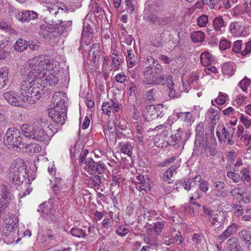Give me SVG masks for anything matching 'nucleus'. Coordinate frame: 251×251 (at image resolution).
I'll list each match as a JSON object with an SVG mask.
<instances>
[{
    "label": "nucleus",
    "mask_w": 251,
    "mask_h": 251,
    "mask_svg": "<svg viewBox=\"0 0 251 251\" xmlns=\"http://www.w3.org/2000/svg\"><path fill=\"white\" fill-rule=\"evenodd\" d=\"M37 61L36 58H32L28 62V67L31 70L28 73L30 77L42 79L48 73L54 72L53 64L49 60H40L37 65Z\"/></svg>",
    "instance_id": "f257e3e1"
},
{
    "label": "nucleus",
    "mask_w": 251,
    "mask_h": 251,
    "mask_svg": "<svg viewBox=\"0 0 251 251\" xmlns=\"http://www.w3.org/2000/svg\"><path fill=\"white\" fill-rule=\"evenodd\" d=\"M25 164L22 159H15L10 165L8 169V177L9 181L20 185L21 182L27 176Z\"/></svg>",
    "instance_id": "f03ea898"
},
{
    "label": "nucleus",
    "mask_w": 251,
    "mask_h": 251,
    "mask_svg": "<svg viewBox=\"0 0 251 251\" xmlns=\"http://www.w3.org/2000/svg\"><path fill=\"white\" fill-rule=\"evenodd\" d=\"M4 145L10 149H15L21 148L19 146H24L22 141L20 131L16 127L9 128L4 137Z\"/></svg>",
    "instance_id": "7ed1b4c3"
},
{
    "label": "nucleus",
    "mask_w": 251,
    "mask_h": 251,
    "mask_svg": "<svg viewBox=\"0 0 251 251\" xmlns=\"http://www.w3.org/2000/svg\"><path fill=\"white\" fill-rule=\"evenodd\" d=\"M154 67H147L144 69L143 75V82L146 85H158L164 83V76L154 71Z\"/></svg>",
    "instance_id": "20e7f679"
},
{
    "label": "nucleus",
    "mask_w": 251,
    "mask_h": 251,
    "mask_svg": "<svg viewBox=\"0 0 251 251\" xmlns=\"http://www.w3.org/2000/svg\"><path fill=\"white\" fill-rule=\"evenodd\" d=\"M2 220L5 223V226L3 228L2 233L5 237L12 236L16 230V224L18 223L17 217L12 214L8 213L2 217Z\"/></svg>",
    "instance_id": "39448f33"
},
{
    "label": "nucleus",
    "mask_w": 251,
    "mask_h": 251,
    "mask_svg": "<svg viewBox=\"0 0 251 251\" xmlns=\"http://www.w3.org/2000/svg\"><path fill=\"white\" fill-rule=\"evenodd\" d=\"M3 98L11 105L23 107L25 101V98L24 94L21 92L20 95L18 92L14 91H9L3 94Z\"/></svg>",
    "instance_id": "423d86ee"
},
{
    "label": "nucleus",
    "mask_w": 251,
    "mask_h": 251,
    "mask_svg": "<svg viewBox=\"0 0 251 251\" xmlns=\"http://www.w3.org/2000/svg\"><path fill=\"white\" fill-rule=\"evenodd\" d=\"M162 105H148L145 108L144 116L148 122L152 121L156 118H162L164 116Z\"/></svg>",
    "instance_id": "0eeeda50"
},
{
    "label": "nucleus",
    "mask_w": 251,
    "mask_h": 251,
    "mask_svg": "<svg viewBox=\"0 0 251 251\" xmlns=\"http://www.w3.org/2000/svg\"><path fill=\"white\" fill-rule=\"evenodd\" d=\"M42 79L35 78L32 82V85L30 90V98L28 99L29 102L30 100H32L33 103L35 102V100H39L42 95L45 94V87H46L43 84Z\"/></svg>",
    "instance_id": "6e6552de"
},
{
    "label": "nucleus",
    "mask_w": 251,
    "mask_h": 251,
    "mask_svg": "<svg viewBox=\"0 0 251 251\" xmlns=\"http://www.w3.org/2000/svg\"><path fill=\"white\" fill-rule=\"evenodd\" d=\"M218 128L222 133V140L225 142L226 141V144L228 145H233L235 141L233 136L235 129L231 126L226 127L223 125H219Z\"/></svg>",
    "instance_id": "1a4fd4ad"
},
{
    "label": "nucleus",
    "mask_w": 251,
    "mask_h": 251,
    "mask_svg": "<svg viewBox=\"0 0 251 251\" xmlns=\"http://www.w3.org/2000/svg\"><path fill=\"white\" fill-rule=\"evenodd\" d=\"M51 108L49 109L48 114L50 118L55 123L61 125L65 123L67 117V110H62Z\"/></svg>",
    "instance_id": "9d476101"
},
{
    "label": "nucleus",
    "mask_w": 251,
    "mask_h": 251,
    "mask_svg": "<svg viewBox=\"0 0 251 251\" xmlns=\"http://www.w3.org/2000/svg\"><path fill=\"white\" fill-rule=\"evenodd\" d=\"M67 100L65 93L60 91L55 92L53 95L52 102L56 106L52 108H56L55 109L67 110Z\"/></svg>",
    "instance_id": "9b49d317"
},
{
    "label": "nucleus",
    "mask_w": 251,
    "mask_h": 251,
    "mask_svg": "<svg viewBox=\"0 0 251 251\" xmlns=\"http://www.w3.org/2000/svg\"><path fill=\"white\" fill-rule=\"evenodd\" d=\"M38 14L34 11H16L14 17L16 19L22 23L28 22L31 20L38 18Z\"/></svg>",
    "instance_id": "f8f14e48"
},
{
    "label": "nucleus",
    "mask_w": 251,
    "mask_h": 251,
    "mask_svg": "<svg viewBox=\"0 0 251 251\" xmlns=\"http://www.w3.org/2000/svg\"><path fill=\"white\" fill-rule=\"evenodd\" d=\"M226 217L222 211L216 212L212 214L211 217H208L209 222L212 226L220 227L225 222Z\"/></svg>",
    "instance_id": "ddd939ff"
},
{
    "label": "nucleus",
    "mask_w": 251,
    "mask_h": 251,
    "mask_svg": "<svg viewBox=\"0 0 251 251\" xmlns=\"http://www.w3.org/2000/svg\"><path fill=\"white\" fill-rule=\"evenodd\" d=\"M119 108V103L113 100H110L107 102H104L102 105L103 112L109 116L111 112L115 113L118 111Z\"/></svg>",
    "instance_id": "4468645a"
},
{
    "label": "nucleus",
    "mask_w": 251,
    "mask_h": 251,
    "mask_svg": "<svg viewBox=\"0 0 251 251\" xmlns=\"http://www.w3.org/2000/svg\"><path fill=\"white\" fill-rule=\"evenodd\" d=\"M238 228V225L235 223L231 224L222 233L217 237V239L221 241L222 242H223L229 237L231 235L236 233Z\"/></svg>",
    "instance_id": "2eb2a0df"
},
{
    "label": "nucleus",
    "mask_w": 251,
    "mask_h": 251,
    "mask_svg": "<svg viewBox=\"0 0 251 251\" xmlns=\"http://www.w3.org/2000/svg\"><path fill=\"white\" fill-rule=\"evenodd\" d=\"M28 79L26 80H25L22 82L20 89L21 92H23L24 94V96L25 98V101L28 100L29 98H30V90H31L32 82L34 81V79H35L36 78L30 77L27 75Z\"/></svg>",
    "instance_id": "dca6fc26"
},
{
    "label": "nucleus",
    "mask_w": 251,
    "mask_h": 251,
    "mask_svg": "<svg viewBox=\"0 0 251 251\" xmlns=\"http://www.w3.org/2000/svg\"><path fill=\"white\" fill-rule=\"evenodd\" d=\"M57 75V74H55L54 71V72L48 73L44 78H42L43 85H46V86H47L48 84L49 86H55L59 81V78Z\"/></svg>",
    "instance_id": "f3484780"
},
{
    "label": "nucleus",
    "mask_w": 251,
    "mask_h": 251,
    "mask_svg": "<svg viewBox=\"0 0 251 251\" xmlns=\"http://www.w3.org/2000/svg\"><path fill=\"white\" fill-rule=\"evenodd\" d=\"M230 31L234 36H245V26L239 22H234L230 24Z\"/></svg>",
    "instance_id": "a211bd4d"
},
{
    "label": "nucleus",
    "mask_w": 251,
    "mask_h": 251,
    "mask_svg": "<svg viewBox=\"0 0 251 251\" xmlns=\"http://www.w3.org/2000/svg\"><path fill=\"white\" fill-rule=\"evenodd\" d=\"M231 167L232 166L230 164H228L226 167L227 176L233 182L237 183L241 180L240 174L237 173V172L240 171V170L237 169H232L231 168Z\"/></svg>",
    "instance_id": "6ab92c4d"
},
{
    "label": "nucleus",
    "mask_w": 251,
    "mask_h": 251,
    "mask_svg": "<svg viewBox=\"0 0 251 251\" xmlns=\"http://www.w3.org/2000/svg\"><path fill=\"white\" fill-rule=\"evenodd\" d=\"M0 196L1 199L13 200L14 199L13 191L11 187L2 184L0 186Z\"/></svg>",
    "instance_id": "aec40b11"
},
{
    "label": "nucleus",
    "mask_w": 251,
    "mask_h": 251,
    "mask_svg": "<svg viewBox=\"0 0 251 251\" xmlns=\"http://www.w3.org/2000/svg\"><path fill=\"white\" fill-rule=\"evenodd\" d=\"M54 193L56 195H60V197H63L67 192V186L64 181L59 179L57 183L53 185Z\"/></svg>",
    "instance_id": "412c9836"
},
{
    "label": "nucleus",
    "mask_w": 251,
    "mask_h": 251,
    "mask_svg": "<svg viewBox=\"0 0 251 251\" xmlns=\"http://www.w3.org/2000/svg\"><path fill=\"white\" fill-rule=\"evenodd\" d=\"M46 128L39 129L33 128V139L40 142L47 140L49 138Z\"/></svg>",
    "instance_id": "4be33fe9"
},
{
    "label": "nucleus",
    "mask_w": 251,
    "mask_h": 251,
    "mask_svg": "<svg viewBox=\"0 0 251 251\" xmlns=\"http://www.w3.org/2000/svg\"><path fill=\"white\" fill-rule=\"evenodd\" d=\"M178 168L179 165L175 164L168 168L163 175L164 180L168 183H171L173 182V180L172 179V177L173 175L176 174V170Z\"/></svg>",
    "instance_id": "5701e85b"
},
{
    "label": "nucleus",
    "mask_w": 251,
    "mask_h": 251,
    "mask_svg": "<svg viewBox=\"0 0 251 251\" xmlns=\"http://www.w3.org/2000/svg\"><path fill=\"white\" fill-rule=\"evenodd\" d=\"M241 180L246 185L251 188V175L249 169L247 168H242L240 170Z\"/></svg>",
    "instance_id": "b1692460"
},
{
    "label": "nucleus",
    "mask_w": 251,
    "mask_h": 251,
    "mask_svg": "<svg viewBox=\"0 0 251 251\" xmlns=\"http://www.w3.org/2000/svg\"><path fill=\"white\" fill-rule=\"evenodd\" d=\"M164 83L166 84L169 89V96L170 98H174L176 97V92L174 89L175 84L173 81L172 75H168L166 77H164Z\"/></svg>",
    "instance_id": "393cba45"
},
{
    "label": "nucleus",
    "mask_w": 251,
    "mask_h": 251,
    "mask_svg": "<svg viewBox=\"0 0 251 251\" xmlns=\"http://www.w3.org/2000/svg\"><path fill=\"white\" fill-rule=\"evenodd\" d=\"M227 248L229 251H243L242 247L235 237L229 238L226 242Z\"/></svg>",
    "instance_id": "a878e982"
},
{
    "label": "nucleus",
    "mask_w": 251,
    "mask_h": 251,
    "mask_svg": "<svg viewBox=\"0 0 251 251\" xmlns=\"http://www.w3.org/2000/svg\"><path fill=\"white\" fill-rule=\"evenodd\" d=\"M100 44H94L89 51V55L92 57L94 63L98 62L100 59Z\"/></svg>",
    "instance_id": "bb28decb"
},
{
    "label": "nucleus",
    "mask_w": 251,
    "mask_h": 251,
    "mask_svg": "<svg viewBox=\"0 0 251 251\" xmlns=\"http://www.w3.org/2000/svg\"><path fill=\"white\" fill-rule=\"evenodd\" d=\"M11 50V45L7 42H2L0 44V59H4Z\"/></svg>",
    "instance_id": "cd10ccee"
},
{
    "label": "nucleus",
    "mask_w": 251,
    "mask_h": 251,
    "mask_svg": "<svg viewBox=\"0 0 251 251\" xmlns=\"http://www.w3.org/2000/svg\"><path fill=\"white\" fill-rule=\"evenodd\" d=\"M207 116L210 119L212 124L216 125L219 121L220 113L218 110L213 108H210L208 110Z\"/></svg>",
    "instance_id": "c85d7f7f"
},
{
    "label": "nucleus",
    "mask_w": 251,
    "mask_h": 251,
    "mask_svg": "<svg viewBox=\"0 0 251 251\" xmlns=\"http://www.w3.org/2000/svg\"><path fill=\"white\" fill-rule=\"evenodd\" d=\"M225 184L222 181H217L214 183L213 191L216 195L219 197L224 196Z\"/></svg>",
    "instance_id": "c756f323"
},
{
    "label": "nucleus",
    "mask_w": 251,
    "mask_h": 251,
    "mask_svg": "<svg viewBox=\"0 0 251 251\" xmlns=\"http://www.w3.org/2000/svg\"><path fill=\"white\" fill-rule=\"evenodd\" d=\"M213 25L217 31H223L225 28V25L222 17L221 16L215 17L213 20Z\"/></svg>",
    "instance_id": "7c9ffc66"
},
{
    "label": "nucleus",
    "mask_w": 251,
    "mask_h": 251,
    "mask_svg": "<svg viewBox=\"0 0 251 251\" xmlns=\"http://www.w3.org/2000/svg\"><path fill=\"white\" fill-rule=\"evenodd\" d=\"M8 69L6 67L0 69V89L4 88L6 85V82L8 80Z\"/></svg>",
    "instance_id": "2f4dec72"
},
{
    "label": "nucleus",
    "mask_w": 251,
    "mask_h": 251,
    "mask_svg": "<svg viewBox=\"0 0 251 251\" xmlns=\"http://www.w3.org/2000/svg\"><path fill=\"white\" fill-rule=\"evenodd\" d=\"M204 125L202 122L198 124L196 127V140L201 143L204 137Z\"/></svg>",
    "instance_id": "473e14b6"
},
{
    "label": "nucleus",
    "mask_w": 251,
    "mask_h": 251,
    "mask_svg": "<svg viewBox=\"0 0 251 251\" xmlns=\"http://www.w3.org/2000/svg\"><path fill=\"white\" fill-rule=\"evenodd\" d=\"M48 125L47 121L45 118L37 117L34 119L33 122V128L39 129L46 128Z\"/></svg>",
    "instance_id": "72a5a7b5"
},
{
    "label": "nucleus",
    "mask_w": 251,
    "mask_h": 251,
    "mask_svg": "<svg viewBox=\"0 0 251 251\" xmlns=\"http://www.w3.org/2000/svg\"><path fill=\"white\" fill-rule=\"evenodd\" d=\"M127 52H128L127 56L126 58L127 66L129 68H132L137 64V57L135 56L134 53H133L132 50H127Z\"/></svg>",
    "instance_id": "f704fd0d"
},
{
    "label": "nucleus",
    "mask_w": 251,
    "mask_h": 251,
    "mask_svg": "<svg viewBox=\"0 0 251 251\" xmlns=\"http://www.w3.org/2000/svg\"><path fill=\"white\" fill-rule=\"evenodd\" d=\"M82 163L85 165V170L89 174H93L94 168L97 162L94 161L92 157L90 158H87V160H85Z\"/></svg>",
    "instance_id": "c9c22d12"
},
{
    "label": "nucleus",
    "mask_w": 251,
    "mask_h": 251,
    "mask_svg": "<svg viewBox=\"0 0 251 251\" xmlns=\"http://www.w3.org/2000/svg\"><path fill=\"white\" fill-rule=\"evenodd\" d=\"M28 42L22 38L18 39L15 45L14 48L17 51H23L27 48Z\"/></svg>",
    "instance_id": "e433bc0d"
},
{
    "label": "nucleus",
    "mask_w": 251,
    "mask_h": 251,
    "mask_svg": "<svg viewBox=\"0 0 251 251\" xmlns=\"http://www.w3.org/2000/svg\"><path fill=\"white\" fill-rule=\"evenodd\" d=\"M21 130L24 136L33 139V127H31L26 124H24L21 126Z\"/></svg>",
    "instance_id": "4c0bfd02"
},
{
    "label": "nucleus",
    "mask_w": 251,
    "mask_h": 251,
    "mask_svg": "<svg viewBox=\"0 0 251 251\" xmlns=\"http://www.w3.org/2000/svg\"><path fill=\"white\" fill-rule=\"evenodd\" d=\"M201 64L204 66H207L212 60V55L207 51L202 52L200 56Z\"/></svg>",
    "instance_id": "58836bf2"
},
{
    "label": "nucleus",
    "mask_w": 251,
    "mask_h": 251,
    "mask_svg": "<svg viewBox=\"0 0 251 251\" xmlns=\"http://www.w3.org/2000/svg\"><path fill=\"white\" fill-rule=\"evenodd\" d=\"M234 65L230 63H226L223 65L222 72L226 75L231 76L234 74Z\"/></svg>",
    "instance_id": "ea45409f"
},
{
    "label": "nucleus",
    "mask_w": 251,
    "mask_h": 251,
    "mask_svg": "<svg viewBox=\"0 0 251 251\" xmlns=\"http://www.w3.org/2000/svg\"><path fill=\"white\" fill-rule=\"evenodd\" d=\"M191 39L195 42H202L204 40V34L201 31L193 32L191 34Z\"/></svg>",
    "instance_id": "a19ab883"
},
{
    "label": "nucleus",
    "mask_w": 251,
    "mask_h": 251,
    "mask_svg": "<svg viewBox=\"0 0 251 251\" xmlns=\"http://www.w3.org/2000/svg\"><path fill=\"white\" fill-rule=\"evenodd\" d=\"M178 117L183 119L184 121L189 125L194 122L192 114L190 112H180L178 114Z\"/></svg>",
    "instance_id": "79ce46f5"
},
{
    "label": "nucleus",
    "mask_w": 251,
    "mask_h": 251,
    "mask_svg": "<svg viewBox=\"0 0 251 251\" xmlns=\"http://www.w3.org/2000/svg\"><path fill=\"white\" fill-rule=\"evenodd\" d=\"M241 239L247 244L251 242V234L249 230L244 229L241 230L239 234Z\"/></svg>",
    "instance_id": "37998d69"
},
{
    "label": "nucleus",
    "mask_w": 251,
    "mask_h": 251,
    "mask_svg": "<svg viewBox=\"0 0 251 251\" xmlns=\"http://www.w3.org/2000/svg\"><path fill=\"white\" fill-rule=\"evenodd\" d=\"M25 148L26 151L31 153L38 152L41 150V147L36 143H30L25 145Z\"/></svg>",
    "instance_id": "c03bdc74"
},
{
    "label": "nucleus",
    "mask_w": 251,
    "mask_h": 251,
    "mask_svg": "<svg viewBox=\"0 0 251 251\" xmlns=\"http://www.w3.org/2000/svg\"><path fill=\"white\" fill-rule=\"evenodd\" d=\"M201 176H197L195 178H192L191 179H188L185 180L184 182L183 186L184 189L187 190H190L192 187L194 186V184L195 181H199L201 180Z\"/></svg>",
    "instance_id": "a18cd8bd"
},
{
    "label": "nucleus",
    "mask_w": 251,
    "mask_h": 251,
    "mask_svg": "<svg viewBox=\"0 0 251 251\" xmlns=\"http://www.w3.org/2000/svg\"><path fill=\"white\" fill-rule=\"evenodd\" d=\"M115 232L120 236L124 237L128 233L129 229L126 225H121L117 226Z\"/></svg>",
    "instance_id": "49530a36"
},
{
    "label": "nucleus",
    "mask_w": 251,
    "mask_h": 251,
    "mask_svg": "<svg viewBox=\"0 0 251 251\" xmlns=\"http://www.w3.org/2000/svg\"><path fill=\"white\" fill-rule=\"evenodd\" d=\"M133 146L131 143H127L122 146L121 151L122 153L130 156L132 155Z\"/></svg>",
    "instance_id": "de8ad7c7"
},
{
    "label": "nucleus",
    "mask_w": 251,
    "mask_h": 251,
    "mask_svg": "<svg viewBox=\"0 0 251 251\" xmlns=\"http://www.w3.org/2000/svg\"><path fill=\"white\" fill-rule=\"evenodd\" d=\"M71 232L72 235L78 238H84L86 236V233L85 231L83 229L78 227L73 228L71 229Z\"/></svg>",
    "instance_id": "09e8293b"
},
{
    "label": "nucleus",
    "mask_w": 251,
    "mask_h": 251,
    "mask_svg": "<svg viewBox=\"0 0 251 251\" xmlns=\"http://www.w3.org/2000/svg\"><path fill=\"white\" fill-rule=\"evenodd\" d=\"M93 32V29L88 23H84L82 33V37H89Z\"/></svg>",
    "instance_id": "8fccbe9b"
},
{
    "label": "nucleus",
    "mask_w": 251,
    "mask_h": 251,
    "mask_svg": "<svg viewBox=\"0 0 251 251\" xmlns=\"http://www.w3.org/2000/svg\"><path fill=\"white\" fill-rule=\"evenodd\" d=\"M232 207L234 210V214L235 216L239 217L243 214L244 208L241 205L240 203H234Z\"/></svg>",
    "instance_id": "3c124183"
},
{
    "label": "nucleus",
    "mask_w": 251,
    "mask_h": 251,
    "mask_svg": "<svg viewBox=\"0 0 251 251\" xmlns=\"http://www.w3.org/2000/svg\"><path fill=\"white\" fill-rule=\"evenodd\" d=\"M197 22L199 26L205 27L208 22V17L203 14L198 18Z\"/></svg>",
    "instance_id": "603ef678"
},
{
    "label": "nucleus",
    "mask_w": 251,
    "mask_h": 251,
    "mask_svg": "<svg viewBox=\"0 0 251 251\" xmlns=\"http://www.w3.org/2000/svg\"><path fill=\"white\" fill-rule=\"evenodd\" d=\"M106 170V166L104 164L100 161L97 162L94 168L93 174L97 172L99 174H101Z\"/></svg>",
    "instance_id": "864d4df0"
},
{
    "label": "nucleus",
    "mask_w": 251,
    "mask_h": 251,
    "mask_svg": "<svg viewBox=\"0 0 251 251\" xmlns=\"http://www.w3.org/2000/svg\"><path fill=\"white\" fill-rule=\"evenodd\" d=\"M155 89L152 88L148 90L144 95V99L149 100H154L155 99Z\"/></svg>",
    "instance_id": "5fc2aeb1"
},
{
    "label": "nucleus",
    "mask_w": 251,
    "mask_h": 251,
    "mask_svg": "<svg viewBox=\"0 0 251 251\" xmlns=\"http://www.w3.org/2000/svg\"><path fill=\"white\" fill-rule=\"evenodd\" d=\"M147 60L150 62H152V64L150 65L148 67H154V71L157 72L158 73L162 69V66L159 65L157 62H155L154 58L152 56H148Z\"/></svg>",
    "instance_id": "6e6d98bb"
},
{
    "label": "nucleus",
    "mask_w": 251,
    "mask_h": 251,
    "mask_svg": "<svg viewBox=\"0 0 251 251\" xmlns=\"http://www.w3.org/2000/svg\"><path fill=\"white\" fill-rule=\"evenodd\" d=\"M251 83V79L245 77L239 83V86L244 92L246 91L247 87Z\"/></svg>",
    "instance_id": "4d7b16f0"
},
{
    "label": "nucleus",
    "mask_w": 251,
    "mask_h": 251,
    "mask_svg": "<svg viewBox=\"0 0 251 251\" xmlns=\"http://www.w3.org/2000/svg\"><path fill=\"white\" fill-rule=\"evenodd\" d=\"M126 11L131 13L135 10V0H125Z\"/></svg>",
    "instance_id": "13d9d810"
},
{
    "label": "nucleus",
    "mask_w": 251,
    "mask_h": 251,
    "mask_svg": "<svg viewBox=\"0 0 251 251\" xmlns=\"http://www.w3.org/2000/svg\"><path fill=\"white\" fill-rule=\"evenodd\" d=\"M227 94L219 92V97L215 100V102L219 105H223L226 102Z\"/></svg>",
    "instance_id": "bf43d9fd"
},
{
    "label": "nucleus",
    "mask_w": 251,
    "mask_h": 251,
    "mask_svg": "<svg viewBox=\"0 0 251 251\" xmlns=\"http://www.w3.org/2000/svg\"><path fill=\"white\" fill-rule=\"evenodd\" d=\"M240 141L243 142L246 145L249 146L251 144V134H250L246 131L244 135L240 138Z\"/></svg>",
    "instance_id": "052dcab7"
},
{
    "label": "nucleus",
    "mask_w": 251,
    "mask_h": 251,
    "mask_svg": "<svg viewBox=\"0 0 251 251\" xmlns=\"http://www.w3.org/2000/svg\"><path fill=\"white\" fill-rule=\"evenodd\" d=\"M158 25H166L170 24L173 21V18L171 17H166L164 18H158Z\"/></svg>",
    "instance_id": "680f3d73"
},
{
    "label": "nucleus",
    "mask_w": 251,
    "mask_h": 251,
    "mask_svg": "<svg viewBox=\"0 0 251 251\" xmlns=\"http://www.w3.org/2000/svg\"><path fill=\"white\" fill-rule=\"evenodd\" d=\"M136 188L140 191L142 190L147 191L150 190V186L149 184L146 182L143 183H137L136 184Z\"/></svg>",
    "instance_id": "e2e57ef3"
},
{
    "label": "nucleus",
    "mask_w": 251,
    "mask_h": 251,
    "mask_svg": "<svg viewBox=\"0 0 251 251\" xmlns=\"http://www.w3.org/2000/svg\"><path fill=\"white\" fill-rule=\"evenodd\" d=\"M93 155V152H89L88 150H85L83 151L81 153L80 157V162L83 163L85 160H87V158H90Z\"/></svg>",
    "instance_id": "0e129e2a"
},
{
    "label": "nucleus",
    "mask_w": 251,
    "mask_h": 251,
    "mask_svg": "<svg viewBox=\"0 0 251 251\" xmlns=\"http://www.w3.org/2000/svg\"><path fill=\"white\" fill-rule=\"evenodd\" d=\"M47 133L48 135L49 138L52 136L55 133L57 132V128L55 127L53 125H48L46 127Z\"/></svg>",
    "instance_id": "69168bd1"
},
{
    "label": "nucleus",
    "mask_w": 251,
    "mask_h": 251,
    "mask_svg": "<svg viewBox=\"0 0 251 251\" xmlns=\"http://www.w3.org/2000/svg\"><path fill=\"white\" fill-rule=\"evenodd\" d=\"M240 120L247 128L249 127L251 125V119L243 114L240 115Z\"/></svg>",
    "instance_id": "338daca9"
},
{
    "label": "nucleus",
    "mask_w": 251,
    "mask_h": 251,
    "mask_svg": "<svg viewBox=\"0 0 251 251\" xmlns=\"http://www.w3.org/2000/svg\"><path fill=\"white\" fill-rule=\"evenodd\" d=\"M164 226L163 222H156L154 223L153 228L155 233L159 234L161 232Z\"/></svg>",
    "instance_id": "774afa93"
}]
</instances>
